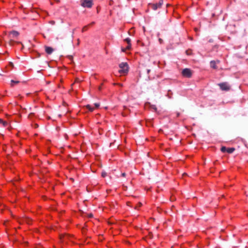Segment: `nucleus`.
Listing matches in <instances>:
<instances>
[{"label":"nucleus","instance_id":"f257e3e1","mask_svg":"<svg viewBox=\"0 0 248 248\" xmlns=\"http://www.w3.org/2000/svg\"><path fill=\"white\" fill-rule=\"evenodd\" d=\"M119 73L121 75H125L128 71V66L127 63L122 62L119 65Z\"/></svg>","mask_w":248,"mask_h":248},{"label":"nucleus","instance_id":"f03ea898","mask_svg":"<svg viewBox=\"0 0 248 248\" xmlns=\"http://www.w3.org/2000/svg\"><path fill=\"white\" fill-rule=\"evenodd\" d=\"M163 4V0H159L158 3H149L148 6L149 8H151L154 10H156L158 8H160L162 5Z\"/></svg>","mask_w":248,"mask_h":248},{"label":"nucleus","instance_id":"7ed1b4c3","mask_svg":"<svg viewBox=\"0 0 248 248\" xmlns=\"http://www.w3.org/2000/svg\"><path fill=\"white\" fill-rule=\"evenodd\" d=\"M80 4L83 7L91 8L93 4L92 0H80Z\"/></svg>","mask_w":248,"mask_h":248},{"label":"nucleus","instance_id":"20e7f679","mask_svg":"<svg viewBox=\"0 0 248 248\" xmlns=\"http://www.w3.org/2000/svg\"><path fill=\"white\" fill-rule=\"evenodd\" d=\"M182 75L184 77L189 78L192 76V72L189 68H185L182 70Z\"/></svg>","mask_w":248,"mask_h":248},{"label":"nucleus","instance_id":"39448f33","mask_svg":"<svg viewBox=\"0 0 248 248\" xmlns=\"http://www.w3.org/2000/svg\"><path fill=\"white\" fill-rule=\"evenodd\" d=\"M218 86L222 91H228L230 90V86L227 82L219 83L218 84Z\"/></svg>","mask_w":248,"mask_h":248},{"label":"nucleus","instance_id":"423d86ee","mask_svg":"<svg viewBox=\"0 0 248 248\" xmlns=\"http://www.w3.org/2000/svg\"><path fill=\"white\" fill-rule=\"evenodd\" d=\"M124 41H125L127 44V45L125 47H122V51L123 52H126L127 50H129L131 48V40L130 39L127 38H126L125 40H124Z\"/></svg>","mask_w":248,"mask_h":248},{"label":"nucleus","instance_id":"0eeeda50","mask_svg":"<svg viewBox=\"0 0 248 248\" xmlns=\"http://www.w3.org/2000/svg\"><path fill=\"white\" fill-rule=\"evenodd\" d=\"M99 107V104L95 103L93 106L88 105L86 106V108L88 109L90 111H93L95 108H98Z\"/></svg>","mask_w":248,"mask_h":248},{"label":"nucleus","instance_id":"6e6552de","mask_svg":"<svg viewBox=\"0 0 248 248\" xmlns=\"http://www.w3.org/2000/svg\"><path fill=\"white\" fill-rule=\"evenodd\" d=\"M53 51L54 49L52 47L48 46H45V51L47 54H50L53 52Z\"/></svg>","mask_w":248,"mask_h":248},{"label":"nucleus","instance_id":"1a4fd4ad","mask_svg":"<svg viewBox=\"0 0 248 248\" xmlns=\"http://www.w3.org/2000/svg\"><path fill=\"white\" fill-rule=\"evenodd\" d=\"M219 61H217V62L215 61H212L210 62V66L213 69H217V66L216 65L217 63H219Z\"/></svg>","mask_w":248,"mask_h":248},{"label":"nucleus","instance_id":"9d476101","mask_svg":"<svg viewBox=\"0 0 248 248\" xmlns=\"http://www.w3.org/2000/svg\"><path fill=\"white\" fill-rule=\"evenodd\" d=\"M69 238L68 234H61L60 236V239L62 242H64L67 238Z\"/></svg>","mask_w":248,"mask_h":248},{"label":"nucleus","instance_id":"9b49d317","mask_svg":"<svg viewBox=\"0 0 248 248\" xmlns=\"http://www.w3.org/2000/svg\"><path fill=\"white\" fill-rule=\"evenodd\" d=\"M10 34H12L13 36H17L19 35V33L16 31H12L10 32Z\"/></svg>","mask_w":248,"mask_h":248},{"label":"nucleus","instance_id":"f8f14e48","mask_svg":"<svg viewBox=\"0 0 248 248\" xmlns=\"http://www.w3.org/2000/svg\"><path fill=\"white\" fill-rule=\"evenodd\" d=\"M234 150L233 148H227L226 152L228 153H232Z\"/></svg>","mask_w":248,"mask_h":248},{"label":"nucleus","instance_id":"ddd939ff","mask_svg":"<svg viewBox=\"0 0 248 248\" xmlns=\"http://www.w3.org/2000/svg\"><path fill=\"white\" fill-rule=\"evenodd\" d=\"M93 22L91 24H89L87 26H84L83 28H82V31H86L87 30H88V28L89 26H90L91 25H93Z\"/></svg>","mask_w":248,"mask_h":248},{"label":"nucleus","instance_id":"4468645a","mask_svg":"<svg viewBox=\"0 0 248 248\" xmlns=\"http://www.w3.org/2000/svg\"><path fill=\"white\" fill-rule=\"evenodd\" d=\"M0 124H2L3 126L7 125V123L6 121H3L2 119H0Z\"/></svg>","mask_w":248,"mask_h":248},{"label":"nucleus","instance_id":"2eb2a0df","mask_svg":"<svg viewBox=\"0 0 248 248\" xmlns=\"http://www.w3.org/2000/svg\"><path fill=\"white\" fill-rule=\"evenodd\" d=\"M226 150H227V148H226L225 147H222L221 148V151H222L223 152H226Z\"/></svg>","mask_w":248,"mask_h":248},{"label":"nucleus","instance_id":"dca6fc26","mask_svg":"<svg viewBox=\"0 0 248 248\" xmlns=\"http://www.w3.org/2000/svg\"><path fill=\"white\" fill-rule=\"evenodd\" d=\"M12 84L13 85V83H18L19 82L18 81L11 80Z\"/></svg>","mask_w":248,"mask_h":248},{"label":"nucleus","instance_id":"f3484780","mask_svg":"<svg viewBox=\"0 0 248 248\" xmlns=\"http://www.w3.org/2000/svg\"><path fill=\"white\" fill-rule=\"evenodd\" d=\"M186 53L187 54H189V53H188V50H187V51H186Z\"/></svg>","mask_w":248,"mask_h":248},{"label":"nucleus","instance_id":"a211bd4d","mask_svg":"<svg viewBox=\"0 0 248 248\" xmlns=\"http://www.w3.org/2000/svg\"><path fill=\"white\" fill-rule=\"evenodd\" d=\"M102 176H103V177H105V174L102 173Z\"/></svg>","mask_w":248,"mask_h":248}]
</instances>
